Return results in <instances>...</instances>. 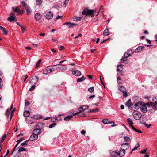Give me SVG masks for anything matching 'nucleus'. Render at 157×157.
Segmentation results:
<instances>
[{
	"mask_svg": "<svg viewBox=\"0 0 157 157\" xmlns=\"http://www.w3.org/2000/svg\"><path fill=\"white\" fill-rule=\"evenodd\" d=\"M99 11L98 13L96 12V11L93 10H89L86 8L82 12V14L83 15H90L91 17L94 16V14H95L97 16L99 13Z\"/></svg>",
	"mask_w": 157,
	"mask_h": 157,
	"instance_id": "nucleus-1",
	"label": "nucleus"
},
{
	"mask_svg": "<svg viewBox=\"0 0 157 157\" xmlns=\"http://www.w3.org/2000/svg\"><path fill=\"white\" fill-rule=\"evenodd\" d=\"M153 102H149L146 103V104L148 106H151L153 107L152 109L150 111L151 112H154L155 110L157 109V107L156 106L157 105V96L154 97L152 99Z\"/></svg>",
	"mask_w": 157,
	"mask_h": 157,
	"instance_id": "nucleus-2",
	"label": "nucleus"
},
{
	"mask_svg": "<svg viewBox=\"0 0 157 157\" xmlns=\"http://www.w3.org/2000/svg\"><path fill=\"white\" fill-rule=\"evenodd\" d=\"M39 134V129L34 130L33 131V134L30 136L29 140L30 141H33L37 140Z\"/></svg>",
	"mask_w": 157,
	"mask_h": 157,
	"instance_id": "nucleus-3",
	"label": "nucleus"
},
{
	"mask_svg": "<svg viewBox=\"0 0 157 157\" xmlns=\"http://www.w3.org/2000/svg\"><path fill=\"white\" fill-rule=\"evenodd\" d=\"M38 79L39 78L38 77L34 76L30 78L29 83L31 85H35L38 82Z\"/></svg>",
	"mask_w": 157,
	"mask_h": 157,
	"instance_id": "nucleus-4",
	"label": "nucleus"
},
{
	"mask_svg": "<svg viewBox=\"0 0 157 157\" xmlns=\"http://www.w3.org/2000/svg\"><path fill=\"white\" fill-rule=\"evenodd\" d=\"M21 3L22 5L24 6L25 8L27 15H30L31 13V11L29 6L24 1H22Z\"/></svg>",
	"mask_w": 157,
	"mask_h": 157,
	"instance_id": "nucleus-5",
	"label": "nucleus"
},
{
	"mask_svg": "<svg viewBox=\"0 0 157 157\" xmlns=\"http://www.w3.org/2000/svg\"><path fill=\"white\" fill-rule=\"evenodd\" d=\"M133 104V109H132L134 111L136 110L139 109L142 104V102L141 101H138L135 103L134 104Z\"/></svg>",
	"mask_w": 157,
	"mask_h": 157,
	"instance_id": "nucleus-6",
	"label": "nucleus"
},
{
	"mask_svg": "<svg viewBox=\"0 0 157 157\" xmlns=\"http://www.w3.org/2000/svg\"><path fill=\"white\" fill-rule=\"evenodd\" d=\"M10 16L8 18L7 20L10 22L16 21L17 19L14 14L13 13H10Z\"/></svg>",
	"mask_w": 157,
	"mask_h": 157,
	"instance_id": "nucleus-7",
	"label": "nucleus"
},
{
	"mask_svg": "<svg viewBox=\"0 0 157 157\" xmlns=\"http://www.w3.org/2000/svg\"><path fill=\"white\" fill-rule=\"evenodd\" d=\"M150 106H148L146 104V103L141 105L140 107L141 111L143 113H145L147 112V107L149 108Z\"/></svg>",
	"mask_w": 157,
	"mask_h": 157,
	"instance_id": "nucleus-8",
	"label": "nucleus"
},
{
	"mask_svg": "<svg viewBox=\"0 0 157 157\" xmlns=\"http://www.w3.org/2000/svg\"><path fill=\"white\" fill-rule=\"evenodd\" d=\"M133 115L134 119L136 120H140L142 117V115L140 112L134 113Z\"/></svg>",
	"mask_w": 157,
	"mask_h": 157,
	"instance_id": "nucleus-9",
	"label": "nucleus"
},
{
	"mask_svg": "<svg viewBox=\"0 0 157 157\" xmlns=\"http://www.w3.org/2000/svg\"><path fill=\"white\" fill-rule=\"evenodd\" d=\"M125 154V151L124 149L120 150L118 153L115 152V155H119L120 157H122Z\"/></svg>",
	"mask_w": 157,
	"mask_h": 157,
	"instance_id": "nucleus-10",
	"label": "nucleus"
},
{
	"mask_svg": "<svg viewBox=\"0 0 157 157\" xmlns=\"http://www.w3.org/2000/svg\"><path fill=\"white\" fill-rule=\"evenodd\" d=\"M125 105L129 108H130L132 109H133V104L132 103L130 99L128 100L126 102Z\"/></svg>",
	"mask_w": 157,
	"mask_h": 157,
	"instance_id": "nucleus-11",
	"label": "nucleus"
},
{
	"mask_svg": "<svg viewBox=\"0 0 157 157\" xmlns=\"http://www.w3.org/2000/svg\"><path fill=\"white\" fill-rule=\"evenodd\" d=\"M64 25H66L69 28H71L74 26L77 25V24L71 23L70 22H65L63 24Z\"/></svg>",
	"mask_w": 157,
	"mask_h": 157,
	"instance_id": "nucleus-12",
	"label": "nucleus"
},
{
	"mask_svg": "<svg viewBox=\"0 0 157 157\" xmlns=\"http://www.w3.org/2000/svg\"><path fill=\"white\" fill-rule=\"evenodd\" d=\"M119 89L123 93V96L124 97H126L128 95L127 92L124 90V89L122 86H119Z\"/></svg>",
	"mask_w": 157,
	"mask_h": 157,
	"instance_id": "nucleus-13",
	"label": "nucleus"
},
{
	"mask_svg": "<svg viewBox=\"0 0 157 157\" xmlns=\"http://www.w3.org/2000/svg\"><path fill=\"white\" fill-rule=\"evenodd\" d=\"M53 16V14L52 13L49 11L45 15V17L48 19H51Z\"/></svg>",
	"mask_w": 157,
	"mask_h": 157,
	"instance_id": "nucleus-14",
	"label": "nucleus"
},
{
	"mask_svg": "<svg viewBox=\"0 0 157 157\" xmlns=\"http://www.w3.org/2000/svg\"><path fill=\"white\" fill-rule=\"evenodd\" d=\"M72 73L73 74L77 76H80L81 74V72L77 70H75L72 71Z\"/></svg>",
	"mask_w": 157,
	"mask_h": 157,
	"instance_id": "nucleus-15",
	"label": "nucleus"
},
{
	"mask_svg": "<svg viewBox=\"0 0 157 157\" xmlns=\"http://www.w3.org/2000/svg\"><path fill=\"white\" fill-rule=\"evenodd\" d=\"M13 10L15 12L18 13V14L21 13V10L17 7H12Z\"/></svg>",
	"mask_w": 157,
	"mask_h": 157,
	"instance_id": "nucleus-16",
	"label": "nucleus"
},
{
	"mask_svg": "<svg viewBox=\"0 0 157 157\" xmlns=\"http://www.w3.org/2000/svg\"><path fill=\"white\" fill-rule=\"evenodd\" d=\"M144 48L145 47L144 46H139L135 50V52L136 53H138L139 52L143 50Z\"/></svg>",
	"mask_w": 157,
	"mask_h": 157,
	"instance_id": "nucleus-17",
	"label": "nucleus"
},
{
	"mask_svg": "<svg viewBox=\"0 0 157 157\" xmlns=\"http://www.w3.org/2000/svg\"><path fill=\"white\" fill-rule=\"evenodd\" d=\"M0 30L3 32L4 34L6 35L7 34L8 31L6 30L5 28H4L1 26H0Z\"/></svg>",
	"mask_w": 157,
	"mask_h": 157,
	"instance_id": "nucleus-18",
	"label": "nucleus"
},
{
	"mask_svg": "<svg viewBox=\"0 0 157 157\" xmlns=\"http://www.w3.org/2000/svg\"><path fill=\"white\" fill-rule=\"evenodd\" d=\"M133 51L132 50H129L127 51V53H125L124 55L126 56V55H127L128 56H126L127 57H128L131 56L133 54Z\"/></svg>",
	"mask_w": 157,
	"mask_h": 157,
	"instance_id": "nucleus-19",
	"label": "nucleus"
},
{
	"mask_svg": "<svg viewBox=\"0 0 157 157\" xmlns=\"http://www.w3.org/2000/svg\"><path fill=\"white\" fill-rule=\"evenodd\" d=\"M121 147L124 148L125 150L128 149L129 147L128 143H123L122 144Z\"/></svg>",
	"mask_w": 157,
	"mask_h": 157,
	"instance_id": "nucleus-20",
	"label": "nucleus"
},
{
	"mask_svg": "<svg viewBox=\"0 0 157 157\" xmlns=\"http://www.w3.org/2000/svg\"><path fill=\"white\" fill-rule=\"evenodd\" d=\"M59 71H63V70H65L67 69V67L65 66H61L58 67Z\"/></svg>",
	"mask_w": 157,
	"mask_h": 157,
	"instance_id": "nucleus-21",
	"label": "nucleus"
},
{
	"mask_svg": "<svg viewBox=\"0 0 157 157\" xmlns=\"http://www.w3.org/2000/svg\"><path fill=\"white\" fill-rule=\"evenodd\" d=\"M140 152L141 153H143L146 155L148 153H149V151L147 149H145L140 151Z\"/></svg>",
	"mask_w": 157,
	"mask_h": 157,
	"instance_id": "nucleus-22",
	"label": "nucleus"
},
{
	"mask_svg": "<svg viewBox=\"0 0 157 157\" xmlns=\"http://www.w3.org/2000/svg\"><path fill=\"white\" fill-rule=\"evenodd\" d=\"M103 35L104 36H106L109 35V29H106L103 32Z\"/></svg>",
	"mask_w": 157,
	"mask_h": 157,
	"instance_id": "nucleus-23",
	"label": "nucleus"
},
{
	"mask_svg": "<svg viewBox=\"0 0 157 157\" xmlns=\"http://www.w3.org/2000/svg\"><path fill=\"white\" fill-rule=\"evenodd\" d=\"M73 117L72 115H69L66 117L64 120L65 121H69Z\"/></svg>",
	"mask_w": 157,
	"mask_h": 157,
	"instance_id": "nucleus-24",
	"label": "nucleus"
},
{
	"mask_svg": "<svg viewBox=\"0 0 157 157\" xmlns=\"http://www.w3.org/2000/svg\"><path fill=\"white\" fill-rule=\"evenodd\" d=\"M102 122L104 124H106L110 123V121L108 119H103L102 120Z\"/></svg>",
	"mask_w": 157,
	"mask_h": 157,
	"instance_id": "nucleus-25",
	"label": "nucleus"
},
{
	"mask_svg": "<svg viewBox=\"0 0 157 157\" xmlns=\"http://www.w3.org/2000/svg\"><path fill=\"white\" fill-rule=\"evenodd\" d=\"M85 79V78L83 76H82L81 78H78L77 79V82H80L84 81Z\"/></svg>",
	"mask_w": 157,
	"mask_h": 157,
	"instance_id": "nucleus-26",
	"label": "nucleus"
},
{
	"mask_svg": "<svg viewBox=\"0 0 157 157\" xmlns=\"http://www.w3.org/2000/svg\"><path fill=\"white\" fill-rule=\"evenodd\" d=\"M23 115L25 117H28L30 115V112L28 111H25L24 112Z\"/></svg>",
	"mask_w": 157,
	"mask_h": 157,
	"instance_id": "nucleus-27",
	"label": "nucleus"
},
{
	"mask_svg": "<svg viewBox=\"0 0 157 157\" xmlns=\"http://www.w3.org/2000/svg\"><path fill=\"white\" fill-rule=\"evenodd\" d=\"M122 67L121 65H118L117 67V71L121 72L122 69Z\"/></svg>",
	"mask_w": 157,
	"mask_h": 157,
	"instance_id": "nucleus-28",
	"label": "nucleus"
},
{
	"mask_svg": "<svg viewBox=\"0 0 157 157\" xmlns=\"http://www.w3.org/2000/svg\"><path fill=\"white\" fill-rule=\"evenodd\" d=\"M35 18L36 21H38L39 20V13H36L35 15Z\"/></svg>",
	"mask_w": 157,
	"mask_h": 157,
	"instance_id": "nucleus-29",
	"label": "nucleus"
},
{
	"mask_svg": "<svg viewBox=\"0 0 157 157\" xmlns=\"http://www.w3.org/2000/svg\"><path fill=\"white\" fill-rule=\"evenodd\" d=\"M127 120L128 123L129 124L130 126L132 125L133 124V123L131 119L128 118L127 119Z\"/></svg>",
	"mask_w": 157,
	"mask_h": 157,
	"instance_id": "nucleus-30",
	"label": "nucleus"
},
{
	"mask_svg": "<svg viewBox=\"0 0 157 157\" xmlns=\"http://www.w3.org/2000/svg\"><path fill=\"white\" fill-rule=\"evenodd\" d=\"M98 111L99 109L98 108H96L94 109L90 110L88 111V113H90L91 112H93L94 113H96L98 112Z\"/></svg>",
	"mask_w": 157,
	"mask_h": 157,
	"instance_id": "nucleus-31",
	"label": "nucleus"
},
{
	"mask_svg": "<svg viewBox=\"0 0 157 157\" xmlns=\"http://www.w3.org/2000/svg\"><path fill=\"white\" fill-rule=\"evenodd\" d=\"M83 110H85L88 108L89 106L87 105H83L81 106Z\"/></svg>",
	"mask_w": 157,
	"mask_h": 157,
	"instance_id": "nucleus-32",
	"label": "nucleus"
},
{
	"mask_svg": "<svg viewBox=\"0 0 157 157\" xmlns=\"http://www.w3.org/2000/svg\"><path fill=\"white\" fill-rule=\"evenodd\" d=\"M124 57H123L121 60V63H122L124 62L127 59V58H128L127 56H125Z\"/></svg>",
	"mask_w": 157,
	"mask_h": 157,
	"instance_id": "nucleus-33",
	"label": "nucleus"
},
{
	"mask_svg": "<svg viewBox=\"0 0 157 157\" xmlns=\"http://www.w3.org/2000/svg\"><path fill=\"white\" fill-rule=\"evenodd\" d=\"M32 86L29 89V90L30 91H32L35 89L36 87V86L34 84L32 85Z\"/></svg>",
	"mask_w": 157,
	"mask_h": 157,
	"instance_id": "nucleus-34",
	"label": "nucleus"
},
{
	"mask_svg": "<svg viewBox=\"0 0 157 157\" xmlns=\"http://www.w3.org/2000/svg\"><path fill=\"white\" fill-rule=\"evenodd\" d=\"M6 134H4L3 136L2 137V138L1 139V140H0V142L2 143L4 141V140L6 137Z\"/></svg>",
	"mask_w": 157,
	"mask_h": 157,
	"instance_id": "nucleus-35",
	"label": "nucleus"
},
{
	"mask_svg": "<svg viewBox=\"0 0 157 157\" xmlns=\"http://www.w3.org/2000/svg\"><path fill=\"white\" fill-rule=\"evenodd\" d=\"M94 90V87H91L89 88L88 89V90L90 92H93Z\"/></svg>",
	"mask_w": 157,
	"mask_h": 157,
	"instance_id": "nucleus-36",
	"label": "nucleus"
},
{
	"mask_svg": "<svg viewBox=\"0 0 157 157\" xmlns=\"http://www.w3.org/2000/svg\"><path fill=\"white\" fill-rule=\"evenodd\" d=\"M124 139L126 141H129L130 140V138L128 136H124Z\"/></svg>",
	"mask_w": 157,
	"mask_h": 157,
	"instance_id": "nucleus-37",
	"label": "nucleus"
},
{
	"mask_svg": "<svg viewBox=\"0 0 157 157\" xmlns=\"http://www.w3.org/2000/svg\"><path fill=\"white\" fill-rule=\"evenodd\" d=\"M56 123L55 122H54L50 125L49 126V128H52L53 127H54L56 125Z\"/></svg>",
	"mask_w": 157,
	"mask_h": 157,
	"instance_id": "nucleus-38",
	"label": "nucleus"
},
{
	"mask_svg": "<svg viewBox=\"0 0 157 157\" xmlns=\"http://www.w3.org/2000/svg\"><path fill=\"white\" fill-rule=\"evenodd\" d=\"M49 73L52 72L54 71L55 69L53 68H49L48 69Z\"/></svg>",
	"mask_w": 157,
	"mask_h": 157,
	"instance_id": "nucleus-39",
	"label": "nucleus"
},
{
	"mask_svg": "<svg viewBox=\"0 0 157 157\" xmlns=\"http://www.w3.org/2000/svg\"><path fill=\"white\" fill-rule=\"evenodd\" d=\"M34 119H39V116L38 115H33V117H32Z\"/></svg>",
	"mask_w": 157,
	"mask_h": 157,
	"instance_id": "nucleus-40",
	"label": "nucleus"
},
{
	"mask_svg": "<svg viewBox=\"0 0 157 157\" xmlns=\"http://www.w3.org/2000/svg\"><path fill=\"white\" fill-rule=\"evenodd\" d=\"M23 151H25V149L23 147H21L18 150V152H21Z\"/></svg>",
	"mask_w": 157,
	"mask_h": 157,
	"instance_id": "nucleus-41",
	"label": "nucleus"
},
{
	"mask_svg": "<svg viewBox=\"0 0 157 157\" xmlns=\"http://www.w3.org/2000/svg\"><path fill=\"white\" fill-rule=\"evenodd\" d=\"M137 144L138 146H135L132 150V151H133L134 150H136L140 147L139 144L138 143Z\"/></svg>",
	"mask_w": 157,
	"mask_h": 157,
	"instance_id": "nucleus-42",
	"label": "nucleus"
},
{
	"mask_svg": "<svg viewBox=\"0 0 157 157\" xmlns=\"http://www.w3.org/2000/svg\"><path fill=\"white\" fill-rule=\"evenodd\" d=\"M28 141H29V140H26V141H24L23 143H22L21 144V145L22 146L27 145V142Z\"/></svg>",
	"mask_w": 157,
	"mask_h": 157,
	"instance_id": "nucleus-43",
	"label": "nucleus"
},
{
	"mask_svg": "<svg viewBox=\"0 0 157 157\" xmlns=\"http://www.w3.org/2000/svg\"><path fill=\"white\" fill-rule=\"evenodd\" d=\"M81 19V17H76L74 19V21H80Z\"/></svg>",
	"mask_w": 157,
	"mask_h": 157,
	"instance_id": "nucleus-44",
	"label": "nucleus"
},
{
	"mask_svg": "<svg viewBox=\"0 0 157 157\" xmlns=\"http://www.w3.org/2000/svg\"><path fill=\"white\" fill-rule=\"evenodd\" d=\"M78 116L79 117H83L85 116V115L83 113L81 112L78 114Z\"/></svg>",
	"mask_w": 157,
	"mask_h": 157,
	"instance_id": "nucleus-45",
	"label": "nucleus"
},
{
	"mask_svg": "<svg viewBox=\"0 0 157 157\" xmlns=\"http://www.w3.org/2000/svg\"><path fill=\"white\" fill-rule=\"evenodd\" d=\"M143 124L145 125V126L147 127V128H149L150 127V126L151 125V124L147 125L146 123H143Z\"/></svg>",
	"mask_w": 157,
	"mask_h": 157,
	"instance_id": "nucleus-46",
	"label": "nucleus"
},
{
	"mask_svg": "<svg viewBox=\"0 0 157 157\" xmlns=\"http://www.w3.org/2000/svg\"><path fill=\"white\" fill-rule=\"evenodd\" d=\"M43 73L44 74H46L48 73H49L48 70L47 69H46L43 71Z\"/></svg>",
	"mask_w": 157,
	"mask_h": 157,
	"instance_id": "nucleus-47",
	"label": "nucleus"
},
{
	"mask_svg": "<svg viewBox=\"0 0 157 157\" xmlns=\"http://www.w3.org/2000/svg\"><path fill=\"white\" fill-rule=\"evenodd\" d=\"M21 27V30H22V32H23V33L25 31V28L23 26V25Z\"/></svg>",
	"mask_w": 157,
	"mask_h": 157,
	"instance_id": "nucleus-48",
	"label": "nucleus"
},
{
	"mask_svg": "<svg viewBox=\"0 0 157 157\" xmlns=\"http://www.w3.org/2000/svg\"><path fill=\"white\" fill-rule=\"evenodd\" d=\"M62 17H63L62 16L58 15V16H57L56 17V19L58 20V19H61V18H62Z\"/></svg>",
	"mask_w": 157,
	"mask_h": 157,
	"instance_id": "nucleus-49",
	"label": "nucleus"
},
{
	"mask_svg": "<svg viewBox=\"0 0 157 157\" xmlns=\"http://www.w3.org/2000/svg\"><path fill=\"white\" fill-rule=\"evenodd\" d=\"M39 66V60L38 61L36 64L35 67L36 68L38 67Z\"/></svg>",
	"mask_w": 157,
	"mask_h": 157,
	"instance_id": "nucleus-50",
	"label": "nucleus"
},
{
	"mask_svg": "<svg viewBox=\"0 0 157 157\" xmlns=\"http://www.w3.org/2000/svg\"><path fill=\"white\" fill-rule=\"evenodd\" d=\"M82 107L81 106H80L79 108H78V110L79 111L78 112L79 113H81V112L82 111Z\"/></svg>",
	"mask_w": 157,
	"mask_h": 157,
	"instance_id": "nucleus-51",
	"label": "nucleus"
},
{
	"mask_svg": "<svg viewBox=\"0 0 157 157\" xmlns=\"http://www.w3.org/2000/svg\"><path fill=\"white\" fill-rule=\"evenodd\" d=\"M65 61V60H63V61H60L59 62V63H60L59 64H56V65H54L53 66H57V65H60V64L62 63H63Z\"/></svg>",
	"mask_w": 157,
	"mask_h": 157,
	"instance_id": "nucleus-52",
	"label": "nucleus"
},
{
	"mask_svg": "<svg viewBox=\"0 0 157 157\" xmlns=\"http://www.w3.org/2000/svg\"><path fill=\"white\" fill-rule=\"evenodd\" d=\"M55 119L56 120H58L59 121H60V120H61V117H56V118H55Z\"/></svg>",
	"mask_w": 157,
	"mask_h": 157,
	"instance_id": "nucleus-53",
	"label": "nucleus"
},
{
	"mask_svg": "<svg viewBox=\"0 0 157 157\" xmlns=\"http://www.w3.org/2000/svg\"><path fill=\"white\" fill-rule=\"evenodd\" d=\"M81 132L82 134L84 135L85 134L86 132L84 130H83L81 131Z\"/></svg>",
	"mask_w": 157,
	"mask_h": 157,
	"instance_id": "nucleus-54",
	"label": "nucleus"
},
{
	"mask_svg": "<svg viewBox=\"0 0 157 157\" xmlns=\"http://www.w3.org/2000/svg\"><path fill=\"white\" fill-rule=\"evenodd\" d=\"M95 97V95H91V96H90L89 97V99H91V98H94V97Z\"/></svg>",
	"mask_w": 157,
	"mask_h": 157,
	"instance_id": "nucleus-55",
	"label": "nucleus"
},
{
	"mask_svg": "<svg viewBox=\"0 0 157 157\" xmlns=\"http://www.w3.org/2000/svg\"><path fill=\"white\" fill-rule=\"evenodd\" d=\"M69 2V0H65V1H64V3L65 5H67Z\"/></svg>",
	"mask_w": 157,
	"mask_h": 157,
	"instance_id": "nucleus-56",
	"label": "nucleus"
},
{
	"mask_svg": "<svg viewBox=\"0 0 157 157\" xmlns=\"http://www.w3.org/2000/svg\"><path fill=\"white\" fill-rule=\"evenodd\" d=\"M23 76H24L25 78L24 80V81L25 82L28 78V76L27 75H24Z\"/></svg>",
	"mask_w": 157,
	"mask_h": 157,
	"instance_id": "nucleus-57",
	"label": "nucleus"
},
{
	"mask_svg": "<svg viewBox=\"0 0 157 157\" xmlns=\"http://www.w3.org/2000/svg\"><path fill=\"white\" fill-rule=\"evenodd\" d=\"M146 40L147 42L150 44H151V41L150 40L147 38L146 39Z\"/></svg>",
	"mask_w": 157,
	"mask_h": 157,
	"instance_id": "nucleus-58",
	"label": "nucleus"
},
{
	"mask_svg": "<svg viewBox=\"0 0 157 157\" xmlns=\"http://www.w3.org/2000/svg\"><path fill=\"white\" fill-rule=\"evenodd\" d=\"M64 48V47L63 46H61L59 47V50L61 51Z\"/></svg>",
	"mask_w": 157,
	"mask_h": 157,
	"instance_id": "nucleus-59",
	"label": "nucleus"
},
{
	"mask_svg": "<svg viewBox=\"0 0 157 157\" xmlns=\"http://www.w3.org/2000/svg\"><path fill=\"white\" fill-rule=\"evenodd\" d=\"M29 104V102H25V105L27 106Z\"/></svg>",
	"mask_w": 157,
	"mask_h": 157,
	"instance_id": "nucleus-60",
	"label": "nucleus"
},
{
	"mask_svg": "<svg viewBox=\"0 0 157 157\" xmlns=\"http://www.w3.org/2000/svg\"><path fill=\"white\" fill-rule=\"evenodd\" d=\"M130 126L132 128L133 130H134L135 131H136V129L132 125L131 126Z\"/></svg>",
	"mask_w": 157,
	"mask_h": 157,
	"instance_id": "nucleus-61",
	"label": "nucleus"
},
{
	"mask_svg": "<svg viewBox=\"0 0 157 157\" xmlns=\"http://www.w3.org/2000/svg\"><path fill=\"white\" fill-rule=\"evenodd\" d=\"M120 108L121 109H123L124 108V106L123 105H121L120 106Z\"/></svg>",
	"mask_w": 157,
	"mask_h": 157,
	"instance_id": "nucleus-62",
	"label": "nucleus"
},
{
	"mask_svg": "<svg viewBox=\"0 0 157 157\" xmlns=\"http://www.w3.org/2000/svg\"><path fill=\"white\" fill-rule=\"evenodd\" d=\"M144 33L145 34H148V32L147 30H145L144 31Z\"/></svg>",
	"mask_w": 157,
	"mask_h": 157,
	"instance_id": "nucleus-63",
	"label": "nucleus"
},
{
	"mask_svg": "<svg viewBox=\"0 0 157 157\" xmlns=\"http://www.w3.org/2000/svg\"><path fill=\"white\" fill-rule=\"evenodd\" d=\"M79 113L78 112H76V113H73V116H75V115H76L79 114Z\"/></svg>",
	"mask_w": 157,
	"mask_h": 157,
	"instance_id": "nucleus-64",
	"label": "nucleus"
}]
</instances>
